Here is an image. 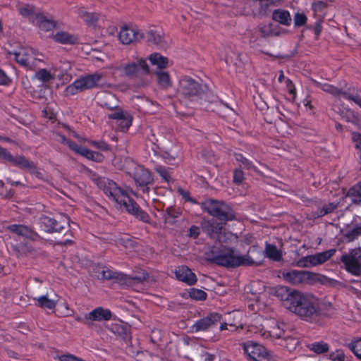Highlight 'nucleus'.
Listing matches in <instances>:
<instances>
[{
  "mask_svg": "<svg viewBox=\"0 0 361 361\" xmlns=\"http://www.w3.org/2000/svg\"><path fill=\"white\" fill-rule=\"evenodd\" d=\"M308 348L310 350L317 354H323L329 352V344L322 341L319 342H314L308 345Z\"/></svg>",
  "mask_w": 361,
  "mask_h": 361,
  "instance_id": "37",
  "label": "nucleus"
},
{
  "mask_svg": "<svg viewBox=\"0 0 361 361\" xmlns=\"http://www.w3.org/2000/svg\"><path fill=\"white\" fill-rule=\"evenodd\" d=\"M37 24L39 28L44 31H50L55 28L56 22L51 19H47L43 14L36 15Z\"/></svg>",
  "mask_w": 361,
  "mask_h": 361,
  "instance_id": "29",
  "label": "nucleus"
},
{
  "mask_svg": "<svg viewBox=\"0 0 361 361\" xmlns=\"http://www.w3.org/2000/svg\"><path fill=\"white\" fill-rule=\"evenodd\" d=\"M329 358L331 361H344L345 353L343 350L337 349L329 354Z\"/></svg>",
  "mask_w": 361,
  "mask_h": 361,
  "instance_id": "47",
  "label": "nucleus"
},
{
  "mask_svg": "<svg viewBox=\"0 0 361 361\" xmlns=\"http://www.w3.org/2000/svg\"><path fill=\"white\" fill-rule=\"evenodd\" d=\"M35 78L43 82H48L54 79V76L46 68L40 69L36 72Z\"/></svg>",
  "mask_w": 361,
  "mask_h": 361,
  "instance_id": "41",
  "label": "nucleus"
},
{
  "mask_svg": "<svg viewBox=\"0 0 361 361\" xmlns=\"http://www.w3.org/2000/svg\"><path fill=\"white\" fill-rule=\"evenodd\" d=\"M67 145L69 147V148L71 150H73L80 154L81 152V149H83L82 147L79 146L78 144H76L75 142H73L71 140L67 142Z\"/></svg>",
  "mask_w": 361,
  "mask_h": 361,
  "instance_id": "58",
  "label": "nucleus"
},
{
  "mask_svg": "<svg viewBox=\"0 0 361 361\" xmlns=\"http://www.w3.org/2000/svg\"><path fill=\"white\" fill-rule=\"evenodd\" d=\"M80 155H82L88 159L95 161H101L103 159L102 154L97 152L92 151L86 147H83V149H81Z\"/></svg>",
  "mask_w": 361,
  "mask_h": 361,
  "instance_id": "38",
  "label": "nucleus"
},
{
  "mask_svg": "<svg viewBox=\"0 0 361 361\" xmlns=\"http://www.w3.org/2000/svg\"><path fill=\"white\" fill-rule=\"evenodd\" d=\"M54 39L57 42L64 44H74L78 42V37L63 31L57 32Z\"/></svg>",
  "mask_w": 361,
  "mask_h": 361,
  "instance_id": "30",
  "label": "nucleus"
},
{
  "mask_svg": "<svg viewBox=\"0 0 361 361\" xmlns=\"http://www.w3.org/2000/svg\"><path fill=\"white\" fill-rule=\"evenodd\" d=\"M37 301V305L42 308H47L49 310L54 309L56 307V302L53 300H50L47 295H42L36 299Z\"/></svg>",
  "mask_w": 361,
  "mask_h": 361,
  "instance_id": "39",
  "label": "nucleus"
},
{
  "mask_svg": "<svg viewBox=\"0 0 361 361\" xmlns=\"http://www.w3.org/2000/svg\"><path fill=\"white\" fill-rule=\"evenodd\" d=\"M114 331L121 335L123 338H126L128 335L126 329L121 325H115L114 326Z\"/></svg>",
  "mask_w": 361,
  "mask_h": 361,
  "instance_id": "57",
  "label": "nucleus"
},
{
  "mask_svg": "<svg viewBox=\"0 0 361 361\" xmlns=\"http://www.w3.org/2000/svg\"><path fill=\"white\" fill-rule=\"evenodd\" d=\"M352 353L360 360H361V338L355 337L350 343H345Z\"/></svg>",
  "mask_w": 361,
  "mask_h": 361,
  "instance_id": "35",
  "label": "nucleus"
},
{
  "mask_svg": "<svg viewBox=\"0 0 361 361\" xmlns=\"http://www.w3.org/2000/svg\"><path fill=\"white\" fill-rule=\"evenodd\" d=\"M236 161L240 162L243 167L246 169L250 170L255 169V166L252 165V162L244 157L241 154H235Z\"/></svg>",
  "mask_w": 361,
  "mask_h": 361,
  "instance_id": "48",
  "label": "nucleus"
},
{
  "mask_svg": "<svg viewBox=\"0 0 361 361\" xmlns=\"http://www.w3.org/2000/svg\"><path fill=\"white\" fill-rule=\"evenodd\" d=\"M243 350L250 361H272L267 348L257 343H244Z\"/></svg>",
  "mask_w": 361,
  "mask_h": 361,
  "instance_id": "11",
  "label": "nucleus"
},
{
  "mask_svg": "<svg viewBox=\"0 0 361 361\" xmlns=\"http://www.w3.org/2000/svg\"><path fill=\"white\" fill-rule=\"evenodd\" d=\"M39 221L44 227L47 233H58L63 235V239L58 240L56 243L61 245L72 244L71 240L72 233L69 226V218L67 216H61L59 219L42 215Z\"/></svg>",
  "mask_w": 361,
  "mask_h": 361,
  "instance_id": "5",
  "label": "nucleus"
},
{
  "mask_svg": "<svg viewBox=\"0 0 361 361\" xmlns=\"http://www.w3.org/2000/svg\"><path fill=\"white\" fill-rule=\"evenodd\" d=\"M288 310L301 319L312 323L318 322L322 314L318 299L313 295L300 292L293 299V302Z\"/></svg>",
  "mask_w": 361,
  "mask_h": 361,
  "instance_id": "3",
  "label": "nucleus"
},
{
  "mask_svg": "<svg viewBox=\"0 0 361 361\" xmlns=\"http://www.w3.org/2000/svg\"><path fill=\"white\" fill-rule=\"evenodd\" d=\"M179 215V213L173 207H168L163 214V218L165 223H169L173 224L174 220Z\"/></svg>",
  "mask_w": 361,
  "mask_h": 361,
  "instance_id": "40",
  "label": "nucleus"
},
{
  "mask_svg": "<svg viewBox=\"0 0 361 361\" xmlns=\"http://www.w3.org/2000/svg\"><path fill=\"white\" fill-rule=\"evenodd\" d=\"M316 282H319V283L323 285L329 284L331 286H334L337 283V281L329 279L322 274L310 272V284H312Z\"/></svg>",
  "mask_w": 361,
  "mask_h": 361,
  "instance_id": "31",
  "label": "nucleus"
},
{
  "mask_svg": "<svg viewBox=\"0 0 361 361\" xmlns=\"http://www.w3.org/2000/svg\"><path fill=\"white\" fill-rule=\"evenodd\" d=\"M265 252L267 256L274 261L279 262L282 258L281 252L274 245L267 243Z\"/></svg>",
  "mask_w": 361,
  "mask_h": 361,
  "instance_id": "36",
  "label": "nucleus"
},
{
  "mask_svg": "<svg viewBox=\"0 0 361 361\" xmlns=\"http://www.w3.org/2000/svg\"><path fill=\"white\" fill-rule=\"evenodd\" d=\"M155 75L159 85L164 89H167L171 86L170 75L165 71H156Z\"/></svg>",
  "mask_w": 361,
  "mask_h": 361,
  "instance_id": "34",
  "label": "nucleus"
},
{
  "mask_svg": "<svg viewBox=\"0 0 361 361\" xmlns=\"http://www.w3.org/2000/svg\"><path fill=\"white\" fill-rule=\"evenodd\" d=\"M8 55L13 54L16 61L21 66L31 68L35 60L33 50L30 48L20 47L18 51H7Z\"/></svg>",
  "mask_w": 361,
  "mask_h": 361,
  "instance_id": "17",
  "label": "nucleus"
},
{
  "mask_svg": "<svg viewBox=\"0 0 361 361\" xmlns=\"http://www.w3.org/2000/svg\"><path fill=\"white\" fill-rule=\"evenodd\" d=\"M272 19L283 25H290L291 23V17L288 11L283 9H276L272 13Z\"/></svg>",
  "mask_w": 361,
  "mask_h": 361,
  "instance_id": "28",
  "label": "nucleus"
},
{
  "mask_svg": "<svg viewBox=\"0 0 361 361\" xmlns=\"http://www.w3.org/2000/svg\"><path fill=\"white\" fill-rule=\"evenodd\" d=\"M243 172L240 169H236L233 173V181L237 184H240L243 180Z\"/></svg>",
  "mask_w": 361,
  "mask_h": 361,
  "instance_id": "55",
  "label": "nucleus"
},
{
  "mask_svg": "<svg viewBox=\"0 0 361 361\" xmlns=\"http://www.w3.org/2000/svg\"><path fill=\"white\" fill-rule=\"evenodd\" d=\"M201 228L202 231L209 236L210 238L215 240L221 231L222 224L214 219H203L201 222Z\"/></svg>",
  "mask_w": 361,
  "mask_h": 361,
  "instance_id": "21",
  "label": "nucleus"
},
{
  "mask_svg": "<svg viewBox=\"0 0 361 361\" xmlns=\"http://www.w3.org/2000/svg\"><path fill=\"white\" fill-rule=\"evenodd\" d=\"M155 171L165 181H170L171 176L164 167L161 166H157L155 167Z\"/></svg>",
  "mask_w": 361,
  "mask_h": 361,
  "instance_id": "51",
  "label": "nucleus"
},
{
  "mask_svg": "<svg viewBox=\"0 0 361 361\" xmlns=\"http://www.w3.org/2000/svg\"><path fill=\"white\" fill-rule=\"evenodd\" d=\"M118 122V128L121 131L125 132L128 130L129 127L132 123V118L128 114H125L122 119L117 121Z\"/></svg>",
  "mask_w": 361,
  "mask_h": 361,
  "instance_id": "42",
  "label": "nucleus"
},
{
  "mask_svg": "<svg viewBox=\"0 0 361 361\" xmlns=\"http://www.w3.org/2000/svg\"><path fill=\"white\" fill-rule=\"evenodd\" d=\"M93 145L98 149H102L103 151H108L109 149V146L104 141L100 142H93Z\"/></svg>",
  "mask_w": 361,
  "mask_h": 361,
  "instance_id": "61",
  "label": "nucleus"
},
{
  "mask_svg": "<svg viewBox=\"0 0 361 361\" xmlns=\"http://www.w3.org/2000/svg\"><path fill=\"white\" fill-rule=\"evenodd\" d=\"M101 78L102 75L97 73L82 77L66 88V95H74L79 92L92 88L97 85Z\"/></svg>",
  "mask_w": 361,
  "mask_h": 361,
  "instance_id": "8",
  "label": "nucleus"
},
{
  "mask_svg": "<svg viewBox=\"0 0 361 361\" xmlns=\"http://www.w3.org/2000/svg\"><path fill=\"white\" fill-rule=\"evenodd\" d=\"M352 202L357 204H361V182L349 189L347 193Z\"/></svg>",
  "mask_w": 361,
  "mask_h": 361,
  "instance_id": "33",
  "label": "nucleus"
},
{
  "mask_svg": "<svg viewBox=\"0 0 361 361\" xmlns=\"http://www.w3.org/2000/svg\"><path fill=\"white\" fill-rule=\"evenodd\" d=\"M350 101L354 102L361 108V98L357 95H352Z\"/></svg>",
  "mask_w": 361,
  "mask_h": 361,
  "instance_id": "64",
  "label": "nucleus"
},
{
  "mask_svg": "<svg viewBox=\"0 0 361 361\" xmlns=\"http://www.w3.org/2000/svg\"><path fill=\"white\" fill-rule=\"evenodd\" d=\"M145 38V34L137 28L123 25L118 33V39L123 44H130L141 41Z\"/></svg>",
  "mask_w": 361,
  "mask_h": 361,
  "instance_id": "14",
  "label": "nucleus"
},
{
  "mask_svg": "<svg viewBox=\"0 0 361 361\" xmlns=\"http://www.w3.org/2000/svg\"><path fill=\"white\" fill-rule=\"evenodd\" d=\"M18 11L24 17H29L32 15L36 16L37 14L35 12L34 6L28 5V4L22 6H19Z\"/></svg>",
  "mask_w": 361,
  "mask_h": 361,
  "instance_id": "46",
  "label": "nucleus"
},
{
  "mask_svg": "<svg viewBox=\"0 0 361 361\" xmlns=\"http://www.w3.org/2000/svg\"><path fill=\"white\" fill-rule=\"evenodd\" d=\"M11 82L9 78L6 73L0 68V85H6Z\"/></svg>",
  "mask_w": 361,
  "mask_h": 361,
  "instance_id": "60",
  "label": "nucleus"
},
{
  "mask_svg": "<svg viewBox=\"0 0 361 361\" xmlns=\"http://www.w3.org/2000/svg\"><path fill=\"white\" fill-rule=\"evenodd\" d=\"M255 104L257 107L261 111H265L268 109V105L263 101H256Z\"/></svg>",
  "mask_w": 361,
  "mask_h": 361,
  "instance_id": "63",
  "label": "nucleus"
},
{
  "mask_svg": "<svg viewBox=\"0 0 361 361\" xmlns=\"http://www.w3.org/2000/svg\"><path fill=\"white\" fill-rule=\"evenodd\" d=\"M336 251V249L333 248L314 255L302 257L297 262L296 264L299 267H311L322 264L329 260Z\"/></svg>",
  "mask_w": 361,
  "mask_h": 361,
  "instance_id": "12",
  "label": "nucleus"
},
{
  "mask_svg": "<svg viewBox=\"0 0 361 361\" xmlns=\"http://www.w3.org/2000/svg\"><path fill=\"white\" fill-rule=\"evenodd\" d=\"M346 271L354 276L361 275V247L351 249L341 257Z\"/></svg>",
  "mask_w": 361,
  "mask_h": 361,
  "instance_id": "9",
  "label": "nucleus"
},
{
  "mask_svg": "<svg viewBox=\"0 0 361 361\" xmlns=\"http://www.w3.org/2000/svg\"><path fill=\"white\" fill-rule=\"evenodd\" d=\"M283 278L293 285L310 284V271L291 270L283 272Z\"/></svg>",
  "mask_w": 361,
  "mask_h": 361,
  "instance_id": "18",
  "label": "nucleus"
},
{
  "mask_svg": "<svg viewBox=\"0 0 361 361\" xmlns=\"http://www.w3.org/2000/svg\"><path fill=\"white\" fill-rule=\"evenodd\" d=\"M59 359L60 361H78L80 358L72 355H63Z\"/></svg>",
  "mask_w": 361,
  "mask_h": 361,
  "instance_id": "62",
  "label": "nucleus"
},
{
  "mask_svg": "<svg viewBox=\"0 0 361 361\" xmlns=\"http://www.w3.org/2000/svg\"><path fill=\"white\" fill-rule=\"evenodd\" d=\"M178 92L185 99L191 102H210L214 97L212 92L200 79H194L189 76L183 77L179 80Z\"/></svg>",
  "mask_w": 361,
  "mask_h": 361,
  "instance_id": "4",
  "label": "nucleus"
},
{
  "mask_svg": "<svg viewBox=\"0 0 361 361\" xmlns=\"http://www.w3.org/2000/svg\"><path fill=\"white\" fill-rule=\"evenodd\" d=\"M233 238H237V236H234L231 233L223 230L222 228L218 235V237H216L215 240L219 243H227L228 241L231 240Z\"/></svg>",
  "mask_w": 361,
  "mask_h": 361,
  "instance_id": "45",
  "label": "nucleus"
},
{
  "mask_svg": "<svg viewBox=\"0 0 361 361\" xmlns=\"http://www.w3.org/2000/svg\"><path fill=\"white\" fill-rule=\"evenodd\" d=\"M255 252L261 255V252L255 246L250 247L245 255L235 254L233 247L221 246L213 247L207 254V261L211 264L226 268H235L240 266H258L261 264V260H255L251 255Z\"/></svg>",
  "mask_w": 361,
  "mask_h": 361,
  "instance_id": "1",
  "label": "nucleus"
},
{
  "mask_svg": "<svg viewBox=\"0 0 361 361\" xmlns=\"http://www.w3.org/2000/svg\"><path fill=\"white\" fill-rule=\"evenodd\" d=\"M307 20V16L304 13H296L294 16V25L295 27L305 25Z\"/></svg>",
  "mask_w": 361,
  "mask_h": 361,
  "instance_id": "49",
  "label": "nucleus"
},
{
  "mask_svg": "<svg viewBox=\"0 0 361 361\" xmlns=\"http://www.w3.org/2000/svg\"><path fill=\"white\" fill-rule=\"evenodd\" d=\"M82 18L88 24H93L98 20V15L94 13L84 12Z\"/></svg>",
  "mask_w": 361,
  "mask_h": 361,
  "instance_id": "50",
  "label": "nucleus"
},
{
  "mask_svg": "<svg viewBox=\"0 0 361 361\" xmlns=\"http://www.w3.org/2000/svg\"><path fill=\"white\" fill-rule=\"evenodd\" d=\"M96 183L106 195H109L118 204L123 206L129 214L142 222L150 223L149 214L143 211L137 202L128 196L126 191L118 187L114 181L99 177L96 179Z\"/></svg>",
  "mask_w": 361,
  "mask_h": 361,
  "instance_id": "2",
  "label": "nucleus"
},
{
  "mask_svg": "<svg viewBox=\"0 0 361 361\" xmlns=\"http://www.w3.org/2000/svg\"><path fill=\"white\" fill-rule=\"evenodd\" d=\"M178 193L185 200V201L190 202L192 203H197L195 199L190 197V192L188 190H185L183 188H178Z\"/></svg>",
  "mask_w": 361,
  "mask_h": 361,
  "instance_id": "54",
  "label": "nucleus"
},
{
  "mask_svg": "<svg viewBox=\"0 0 361 361\" xmlns=\"http://www.w3.org/2000/svg\"><path fill=\"white\" fill-rule=\"evenodd\" d=\"M190 297L195 300H205L207 298V293L200 289L191 288L189 291Z\"/></svg>",
  "mask_w": 361,
  "mask_h": 361,
  "instance_id": "44",
  "label": "nucleus"
},
{
  "mask_svg": "<svg viewBox=\"0 0 361 361\" xmlns=\"http://www.w3.org/2000/svg\"><path fill=\"white\" fill-rule=\"evenodd\" d=\"M128 165L130 167L128 168V173L133 178L136 185L142 188L144 193H148L149 185L154 183V178L150 171L133 161H129Z\"/></svg>",
  "mask_w": 361,
  "mask_h": 361,
  "instance_id": "7",
  "label": "nucleus"
},
{
  "mask_svg": "<svg viewBox=\"0 0 361 361\" xmlns=\"http://www.w3.org/2000/svg\"><path fill=\"white\" fill-rule=\"evenodd\" d=\"M178 280L185 283L189 286L194 285L197 281L195 274L186 266L178 267L175 271Z\"/></svg>",
  "mask_w": 361,
  "mask_h": 361,
  "instance_id": "23",
  "label": "nucleus"
},
{
  "mask_svg": "<svg viewBox=\"0 0 361 361\" xmlns=\"http://www.w3.org/2000/svg\"><path fill=\"white\" fill-rule=\"evenodd\" d=\"M0 159L10 162L13 166L33 173L37 170L34 162L30 161L24 156L13 157L6 148L2 147H0Z\"/></svg>",
  "mask_w": 361,
  "mask_h": 361,
  "instance_id": "13",
  "label": "nucleus"
},
{
  "mask_svg": "<svg viewBox=\"0 0 361 361\" xmlns=\"http://www.w3.org/2000/svg\"><path fill=\"white\" fill-rule=\"evenodd\" d=\"M200 235V228L197 226H192L189 229L188 235L192 238H197Z\"/></svg>",
  "mask_w": 361,
  "mask_h": 361,
  "instance_id": "59",
  "label": "nucleus"
},
{
  "mask_svg": "<svg viewBox=\"0 0 361 361\" xmlns=\"http://www.w3.org/2000/svg\"><path fill=\"white\" fill-rule=\"evenodd\" d=\"M118 242L121 245H123L126 247H134L136 244L135 241L129 238H119Z\"/></svg>",
  "mask_w": 361,
  "mask_h": 361,
  "instance_id": "52",
  "label": "nucleus"
},
{
  "mask_svg": "<svg viewBox=\"0 0 361 361\" xmlns=\"http://www.w3.org/2000/svg\"><path fill=\"white\" fill-rule=\"evenodd\" d=\"M116 111L114 113L108 115L109 119H114L117 121L122 119V117L125 115L123 111L121 109H115Z\"/></svg>",
  "mask_w": 361,
  "mask_h": 361,
  "instance_id": "53",
  "label": "nucleus"
},
{
  "mask_svg": "<svg viewBox=\"0 0 361 361\" xmlns=\"http://www.w3.org/2000/svg\"><path fill=\"white\" fill-rule=\"evenodd\" d=\"M202 208L221 221H232L235 218L233 209L224 201L208 199L202 203Z\"/></svg>",
  "mask_w": 361,
  "mask_h": 361,
  "instance_id": "6",
  "label": "nucleus"
},
{
  "mask_svg": "<svg viewBox=\"0 0 361 361\" xmlns=\"http://www.w3.org/2000/svg\"><path fill=\"white\" fill-rule=\"evenodd\" d=\"M112 313L108 309H104L102 307H98L93 310L92 312L85 314V319L84 324L88 327H92L94 322H104L109 321L111 319Z\"/></svg>",
  "mask_w": 361,
  "mask_h": 361,
  "instance_id": "16",
  "label": "nucleus"
},
{
  "mask_svg": "<svg viewBox=\"0 0 361 361\" xmlns=\"http://www.w3.org/2000/svg\"><path fill=\"white\" fill-rule=\"evenodd\" d=\"M123 70L125 75L130 78L137 77L140 74L146 75L149 73L147 61L142 58L124 65Z\"/></svg>",
  "mask_w": 361,
  "mask_h": 361,
  "instance_id": "15",
  "label": "nucleus"
},
{
  "mask_svg": "<svg viewBox=\"0 0 361 361\" xmlns=\"http://www.w3.org/2000/svg\"><path fill=\"white\" fill-rule=\"evenodd\" d=\"M300 292L286 286H279L276 287L274 295L283 302V305L288 309L293 302V299L296 298Z\"/></svg>",
  "mask_w": 361,
  "mask_h": 361,
  "instance_id": "19",
  "label": "nucleus"
},
{
  "mask_svg": "<svg viewBox=\"0 0 361 361\" xmlns=\"http://www.w3.org/2000/svg\"><path fill=\"white\" fill-rule=\"evenodd\" d=\"M149 59L152 65H156L159 68L163 69L168 66V58L161 55L159 53L152 54Z\"/></svg>",
  "mask_w": 361,
  "mask_h": 361,
  "instance_id": "32",
  "label": "nucleus"
},
{
  "mask_svg": "<svg viewBox=\"0 0 361 361\" xmlns=\"http://www.w3.org/2000/svg\"><path fill=\"white\" fill-rule=\"evenodd\" d=\"M315 84L318 87L321 88L323 91L329 93L336 97L342 96L345 99L350 100V98L353 95L347 92L343 88H338L328 83H321L319 82H315Z\"/></svg>",
  "mask_w": 361,
  "mask_h": 361,
  "instance_id": "24",
  "label": "nucleus"
},
{
  "mask_svg": "<svg viewBox=\"0 0 361 361\" xmlns=\"http://www.w3.org/2000/svg\"><path fill=\"white\" fill-rule=\"evenodd\" d=\"M221 319V315L216 312L208 314L207 317L197 320L192 326L195 331L207 330L210 326L215 325Z\"/></svg>",
  "mask_w": 361,
  "mask_h": 361,
  "instance_id": "20",
  "label": "nucleus"
},
{
  "mask_svg": "<svg viewBox=\"0 0 361 361\" xmlns=\"http://www.w3.org/2000/svg\"><path fill=\"white\" fill-rule=\"evenodd\" d=\"M16 250L19 252L20 255H26L27 253H31L33 251V248L32 247H28L26 245H20L18 247H16Z\"/></svg>",
  "mask_w": 361,
  "mask_h": 361,
  "instance_id": "56",
  "label": "nucleus"
},
{
  "mask_svg": "<svg viewBox=\"0 0 361 361\" xmlns=\"http://www.w3.org/2000/svg\"><path fill=\"white\" fill-rule=\"evenodd\" d=\"M360 235H361V226H356L344 234L345 238L348 242L353 241Z\"/></svg>",
  "mask_w": 361,
  "mask_h": 361,
  "instance_id": "43",
  "label": "nucleus"
},
{
  "mask_svg": "<svg viewBox=\"0 0 361 361\" xmlns=\"http://www.w3.org/2000/svg\"><path fill=\"white\" fill-rule=\"evenodd\" d=\"M8 229L19 236L32 240H36L38 234L30 227L22 224H12L8 226Z\"/></svg>",
  "mask_w": 361,
  "mask_h": 361,
  "instance_id": "22",
  "label": "nucleus"
},
{
  "mask_svg": "<svg viewBox=\"0 0 361 361\" xmlns=\"http://www.w3.org/2000/svg\"><path fill=\"white\" fill-rule=\"evenodd\" d=\"M337 204L334 203H329L323 205L322 207H319L316 211H312L307 214L309 219H316L322 217L328 214L331 213L336 209Z\"/></svg>",
  "mask_w": 361,
  "mask_h": 361,
  "instance_id": "27",
  "label": "nucleus"
},
{
  "mask_svg": "<svg viewBox=\"0 0 361 361\" xmlns=\"http://www.w3.org/2000/svg\"><path fill=\"white\" fill-rule=\"evenodd\" d=\"M145 37L148 42L159 46L160 47H164L166 44L164 39L163 35L159 31L150 28L147 31L146 35H145Z\"/></svg>",
  "mask_w": 361,
  "mask_h": 361,
  "instance_id": "26",
  "label": "nucleus"
},
{
  "mask_svg": "<svg viewBox=\"0 0 361 361\" xmlns=\"http://www.w3.org/2000/svg\"><path fill=\"white\" fill-rule=\"evenodd\" d=\"M98 99L102 106L109 109L114 110L118 107L117 98L111 92H105L102 93L99 96Z\"/></svg>",
  "mask_w": 361,
  "mask_h": 361,
  "instance_id": "25",
  "label": "nucleus"
},
{
  "mask_svg": "<svg viewBox=\"0 0 361 361\" xmlns=\"http://www.w3.org/2000/svg\"><path fill=\"white\" fill-rule=\"evenodd\" d=\"M102 279L104 280H115L121 284H130L133 282L141 283L146 280L148 274L143 272L142 274L135 276H128L122 273L116 272L110 270L107 267H103L101 272Z\"/></svg>",
  "mask_w": 361,
  "mask_h": 361,
  "instance_id": "10",
  "label": "nucleus"
}]
</instances>
